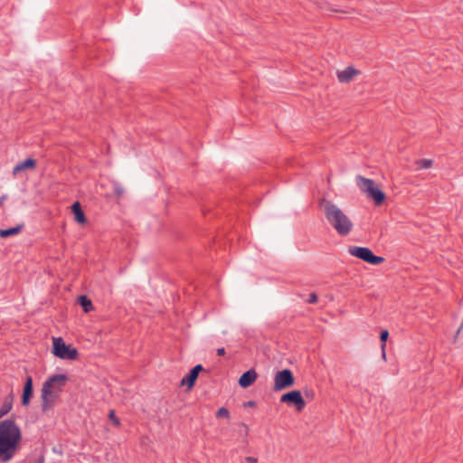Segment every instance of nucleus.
Here are the masks:
<instances>
[{
  "label": "nucleus",
  "instance_id": "obj_1",
  "mask_svg": "<svg viewBox=\"0 0 463 463\" xmlns=\"http://www.w3.org/2000/svg\"><path fill=\"white\" fill-rule=\"evenodd\" d=\"M22 432L14 419L0 421V461L9 462L20 449Z\"/></svg>",
  "mask_w": 463,
  "mask_h": 463
},
{
  "label": "nucleus",
  "instance_id": "obj_2",
  "mask_svg": "<svg viewBox=\"0 0 463 463\" xmlns=\"http://www.w3.org/2000/svg\"><path fill=\"white\" fill-rule=\"evenodd\" d=\"M69 378L66 374H53L47 378L41 390L42 411L47 412L52 410L63 391Z\"/></svg>",
  "mask_w": 463,
  "mask_h": 463
},
{
  "label": "nucleus",
  "instance_id": "obj_3",
  "mask_svg": "<svg viewBox=\"0 0 463 463\" xmlns=\"http://www.w3.org/2000/svg\"><path fill=\"white\" fill-rule=\"evenodd\" d=\"M320 206L324 209L328 223L339 235L346 236L351 232L354 224L350 218L337 205L330 201L322 199Z\"/></svg>",
  "mask_w": 463,
  "mask_h": 463
},
{
  "label": "nucleus",
  "instance_id": "obj_4",
  "mask_svg": "<svg viewBox=\"0 0 463 463\" xmlns=\"http://www.w3.org/2000/svg\"><path fill=\"white\" fill-rule=\"evenodd\" d=\"M357 185L360 190L376 205H381L385 201V194L374 183L373 179L365 178L362 175L356 177Z\"/></svg>",
  "mask_w": 463,
  "mask_h": 463
},
{
  "label": "nucleus",
  "instance_id": "obj_5",
  "mask_svg": "<svg viewBox=\"0 0 463 463\" xmlns=\"http://www.w3.org/2000/svg\"><path fill=\"white\" fill-rule=\"evenodd\" d=\"M52 353L61 359L76 360L79 357V352L76 348L65 344L61 337L53 338Z\"/></svg>",
  "mask_w": 463,
  "mask_h": 463
},
{
  "label": "nucleus",
  "instance_id": "obj_6",
  "mask_svg": "<svg viewBox=\"0 0 463 463\" xmlns=\"http://www.w3.org/2000/svg\"><path fill=\"white\" fill-rule=\"evenodd\" d=\"M348 252L369 264L379 265L384 261V258L374 255L372 250L366 247L350 246Z\"/></svg>",
  "mask_w": 463,
  "mask_h": 463
},
{
  "label": "nucleus",
  "instance_id": "obj_7",
  "mask_svg": "<svg viewBox=\"0 0 463 463\" xmlns=\"http://www.w3.org/2000/svg\"><path fill=\"white\" fill-rule=\"evenodd\" d=\"M295 383V377L291 370L283 369L278 371L274 376V392H279L284 389L293 386Z\"/></svg>",
  "mask_w": 463,
  "mask_h": 463
},
{
  "label": "nucleus",
  "instance_id": "obj_8",
  "mask_svg": "<svg viewBox=\"0 0 463 463\" xmlns=\"http://www.w3.org/2000/svg\"><path fill=\"white\" fill-rule=\"evenodd\" d=\"M279 402L288 406H293L298 412H301L306 407V402L298 390H293L281 395Z\"/></svg>",
  "mask_w": 463,
  "mask_h": 463
},
{
  "label": "nucleus",
  "instance_id": "obj_9",
  "mask_svg": "<svg viewBox=\"0 0 463 463\" xmlns=\"http://www.w3.org/2000/svg\"><path fill=\"white\" fill-rule=\"evenodd\" d=\"M205 369L203 367L202 364H196L194 367H193L189 373L182 379L181 385H186L188 389H192L195 382L198 378V375L201 372H204Z\"/></svg>",
  "mask_w": 463,
  "mask_h": 463
},
{
  "label": "nucleus",
  "instance_id": "obj_10",
  "mask_svg": "<svg viewBox=\"0 0 463 463\" xmlns=\"http://www.w3.org/2000/svg\"><path fill=\"white\" fill-rule=\"evenodd\" d=\"M33 395V378L27 375L23 388L21 402L23 406H28Z\"/></svg>",
  "mask_w": 463,
  "mask_h": 463
},
{
  "label": "nucleus",
  "instance_id": "obj_11",
  "mask_svg": "<svg viewBox=\"0 0 463 463\" xmlns=\"http://www.w3.org/2000/svg\"><path fill=\"white\" fill-rule=\"evenodd\" d=\"M258 374L254 369H250L243 373L239 379V385L241 388L251 386L256 381Z\"/></svg>",
  "mask_w": 463,
  "mask_h": 463
},
{
  "label": "nucleus",
  "instance_id": "obj_12",
  "mask_svg": "<svg viewBox=\"0 0 463 463\" xmlns=\"http://www.w3.org/2000/svg\"><path fill=\"white\" fill-rule=\"evenodd\" d=\"M36 160L33 158H27L22 162H19L14 168H13V175H17L21 172H24L25 170H33L36 167Z\"/></svg>",
  "mask_w": 463,
  "mask_h": 463
},
{
  "label": "nucleus",
  "instance_id": "obj_13",
  "mask_svg": "<svg viewBox=\"0 0 463 463\" xmlns=\"http://www.w3.org/2000/svg\"><path fill=\"white\" fill-rule=\"evenodd\" d=\"M359 74V71L353 66L346 67L344 71L337 72V79L340 82L347 83Z\"/></svg>",
  "mask_w": 463,
  "mask_h": 463
},
{
  "label": "nucleus",
  "instance_id": "obj_14",
  "mask_svg": "<svg viewBox=\"0 0 463 463\" xmlns=\"http://www.w3.org/2000/svg\"><path fill=\"white\" fill-rule=\"evenodd\" d=\"M72 213L74 214V219L79 223H85L87 219L83 210L79 202H75L71 206Z\"/></svg>",
  "mask_w": 463,
  "mask_h": 463
},
{
  "label": "nucleus",
  "instance_id": "obj_15",
  "mask_svg": "<svg viewBox=\"0 0 463 463\" xmlns=\"http://www.w3.org/2000/svg\"><path fill=\"white\" fill-rule=\"evenodd\" d=\"M24 227V224H19L15 227H12L9 229H1L0 230V237L1 238H7L10 236H14L18 234Z\"/></svg>",
  "mask_w": 463,
  "mask_h": 463
},
{
  "label": "nucleus",
  "instance_id": "obj_16",
  "mask_svg": "<svg viewBox=\"0 0 463 463\" xmlns=\"http://www.w3.org/2000/svg\"><path fill=\"white\" fill-rule=\"evenodd\" d=\"M78 303L85 313H89L93 309L92 301L85 295H81L78 298Z\"/></svg>",
  "mask_w": 463,
  "mask_h": 463
},
{
  "label": "nucleus",
  "instance_id": "obj_17",
  "mask_svg": "<svg viewBox=\"0 0 463 463\" xmlns=\"http://www.w3.org/2000/svg\"><path fill=\"white\" fill-rule=\"evenodd\" d=\"M433 163L434 162L431 159L423 158L416 160L414 164L416 165V170H420L430 168L433 165Z\"/></svg>",
  "mask_w": 463,
  "mask_h": 463
},
{
  "label": "nucleus",
  "instance_id": "obj_18",
  "mask_svg": "<svg viewBox=\"0 0 463 463\" xmlns=\"http://www.w3.org/2000/svg\"><path fill=\"white\" fill-rule=\"evenodd\" d=\"M12 409V402L5 400L0 408V419L6 415Z\"/></svg>",
  "mask_w": 463,
  "mask_h": 463
},
{
  "label": "nucleus",
  "instance_id": "obj_19",
  "mask_svg": "<svg viewBox=\"0 0 463 463\" xmlns=\"http://www.w3.org/2000/svg\"><path fill=\"white\" fill-rule=\"evenodd\" d=\"M216 418H230V411L225 407H221L215 413Z\"/></svg>",
  "mask_w": 463,
  "mask_h": 463
},
{
  "label": "nucleus",
  "instance_id": "obj_20",
  "mask_svg": "<svg viewBox=\"0 0 463 463\" xmlns=\"http://www.w3.org/2000/svg\"><path fill=\"white\" fill-rule=\"evenodd\" d=\"M388 337H389L388 330H383L380 334V340L382 342L381 349H385L386 341H387Z\"/></svg>",
  "mask_w": 463,
  "mask_h": 463
},
{
  "label": "nucleus",
  "instance_id": "obj_21",
  "mask_svg": "<svg viewBox=\"0 0 463 463\" xmlns=\"http://www.w3.org/2000/svg\"><path fill=\"white\" fill-rule=\"evenodd\" d=\"M109 419L112 421V423L115 425V426H119L120 425V420L117 417L116 413L114 411H110L109 413Z\"/></svg>",
  "mask_w": 463,
  "mask_h": 463
},
{
  "label": "nucleus",
  "instance_id": "obj_22",
  "mask_svg": "<svg viewBox=\"0 0 463 463\" xmlns=\"http://www.w3.org/2000/svg\"><path fill=\"white\" fill-rule=\"evenodd\" d=\"M114 193L118 197H121L124 194V188L117 183L114 184Z\"/></svg>",
  "mask_w": 463,
  "mask_h": 463
},
{
  "label": "nucleus",
  "instance_id": "obj_23",
  "mask_svg": "<svg viewBox=\"0 0 463 463\" xmlns=\"http://www.w3.org/2000/svg\"><path fill=\"white\" fill-rule=\"evenodd\" d=\"M318 300V297L315 292L309 294V298L307 300L310 304H316Z\"/></svg>",
  "mask_w": 463,
  "mask_h": 463
},
{
  "label": "nucleus",
  "instance_id": "obj_24",
  "mask_svg": "<svg viewBox=\"0 0 463 463\" xmlns=\"http://www.w3.org/2000/svg\"><path fill=\"white\" fill-rule=\"evenodd\" d=\"M245 461L248 462V463H257L258 462V458H254V457H251V456H248V457L245 458Z\"/></svg>",
  "mask_w": 463,
  "mask_h": 463
},
{
  "label": "nucleus",
  "instance_id": "obj_25",
  "mask_svg": "<svg viewBox=\"0 0 463 463\" xmlns=\"http://www.w3.org/2000/svg\"><path fill=\"white\" fill-rule=\"evenodd\" d=\"M256 406V402L254 401H248V402H245L243 403V407L244 408H248V407H255Z\"/></svg>",
  "mask_w": 463,
  "mask_h": 463
},
{
  "label": "nucleus",
  "instance_id": "obj_26",
  "mask_svg": "<svg viewBox=\"0 0 463 463\" xmlns=\"http://www.w3.org/2000/svg\"><path fill=\"white\" fill-rule=\"evenodd\" d=\"M216 352H217V355H219V356L225 354V349L223 347L218 348Z\"/></svg>",
  "mask_w": 463,
  "mask_h": 463
},
{
  "label": "nucleus",
  "instance_id": "obj_27",
  "mask_svg": "<svg viewBox=\"0 0 463 463\" xmlns=\"http://www.w3.org/2000/svg\"><path fill=\"white\" fill-rule=\"evenodd\" d=\"M240 425L244 429V436L247 437L249 431L248 426L243 422H241Z\"/></svg>",
  "mask_w": 463,
  "mask_h": 463
},
{
  "label": "nucleus",
  "instance_id": "obj_28",
  "mask_svg": "<svg viewBox=\"0 0 463 463\" xmlns=\"http://www.w3.org/2000/svg\"><path fill=\"white\" fill-rule=\"evenodd\" d=\"M305 395H306V397L312 399L314 397V392L313 391H306Z\"/></svg>",
  "mask_w": 463,
  "mask_h": 463
},
{
  "label": "nucleus",
  "instance_id": "obj_29",
  "mask_svg": "<svg viewBox=\"0 0 463 463\" xmlns=\"http://www.w3.org/2000/svg\"><path fill=\"white\" fill-rule=\"evenodd\" d=\"M382 357H383L384 360L386 359L385 349H382Z\"/></svg>",
  "mask_w": 463,
  "mask_h": 463
},
{
  "label": "nucleus",
  "instance_id": "obj_30",
  "mask_svg": "<svg viewBox=\"0 0 463 463\" xmlns=\"http://www.w3.org/2000/svg\"><path fill=\"white\" fill-rule=\"evenodd\" d=\"M4 199H5L4 196L0 198V203H3Z\"/></svg>",
  "mask_w": 463,
  "mask_h": 463
}]
</instances>
